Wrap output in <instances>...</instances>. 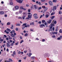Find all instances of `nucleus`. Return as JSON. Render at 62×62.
I'll return each instance as SVG.
<instances>
[{
  "label": "nucleus",
  "mask_w": 62,
  "mask_h": 62,
  "mask_svg": "<svg viewBox=\"0 0 62 62\" xmlns=\"http://www.w3.org/2000/svg\"><path fill=\"white\" fill-rule=\"evenodd\" d=\"M26 14V13L23 12V16H22V18L23 20L24 19H25V16Z\"/></svg>",
  "instance_id": "f257e3e1"
},
{
  "label": "nucleus",
  "mask_w": 62,
  "mask_h": 62,
  "mask_svg": "<svg viewBox=\"0 0 62 62\" xmlns=\"http://www.w3.org/2000/svg\"><path fill=\"white\" fill-rule=\"evenodd\" d=\"M16 1L18 3H22V2L23 1L20 0H16Z\"/></svg>",
  "instance_id": "f03ea898"
},
{
  "label": "nucleus",
  "mask_w": 62,
  "mask_h": 62,
  "mask_svg": "<svg viewBox=\"0 0 62 62\" xmlns=\"http://www.w3.org/2000/svg\"><path fill=\"white\" fill-rule=\"evenodd\" d=\"M31 18V16L30 15H28V17L27 18H25V20H26V19H27L28 20H29V18Z\"/></svg>",
  "instance_id": "7ed1b4c3"
},
{
  "label": "nucleus",
  "mask_w": 62,
  "mask_h": 62,
  "mask_svg": "<svg viewBox=\"0 0 62 62\" xmlns=\"http://www.w3.org/2000/svg\"><path fill=\"white\" fill-rule=\"evenodd\" d=\"M43 26H44V27H45V26L44 24L40 25V27H41V28H42V27H43Z\"/></svg>",
  "instance_id": "20e7f679"
},
{
  "label": "nucleus",
  "mask_w": 62,
  "mask_h": 62,
  "mask_svg": "<svg viewBox=\"0 0 62 62\" xmlns=\"http://www.w3.org/2000/svg\"><path fill=\"white\" fill-rule=\"evenodd\" d=\"M53 9H52L53 10V11H54L55 10H56V7L55 6H54L53 7Z\"/></svg>",
  "instance_id": "39448f33"
},
{
  "label": "nucleus",
  "mask_w": 62,
  "mask_h": 62,
  "mask_svg": "<svg viewBox=\"0 0 62 62\" xmlns=\"http://www.w3.org/2000/svg\"><path fill=\"white\" fill-rule=\"evenodd\" d=\"M49 28L50 29L48 30V31H52V27L50 26V27Z\"/></svg>",
  "instance_id": "423d86ee"
},
{
  "label": "nucleus",
  "mask_w": 62,
  "mask_h": 62,
  "mask_svg": "<svg viewBox=\"0 0 62 62\" xmlns=\"http://www.w3.org/2000/svg\"><path fill=\"white\" fill-rule=\"evenodd\" d=\"M52 22V20H50L49 21H47V23H50Z\"/></svg>",
  "instance_id": "0eeeda50"
},
{
  "label": "nucleus",
  "mask_w": 62,
  "mask_h": 62,
  "mask_svg": "<svg viewBox=\"0 0 62 62\" xmlns=\"http://www.w3.org/2000/svg\"><path fill=\"white\" fill-rule=\"evenodd\" d=\"M49 3L50 4V5L51 6H52L53 5V2L51 1H50L49 2Z\"/></svg>",
  "instance_id": "6e6552de"
},
{
  "label": "nucleus",
  "mask_w": 62,
  "mask_h": 62,
  "mask_svg": "<svg viewBox=\"0 0 62 62\" xmlns=\"http://www.w3.org/2000/svg\"><path fill=\"white\" fill-rule=\"evenodd\" d=\"M20 9H23L24 10H26V8H23L22 7H20Z\"/></svg>",
  "instance_id": "1a4fd4ad"
},
{
  "label": "nucleus",
  "mask_w": 62,
  "mask_h": 62,
  "mask_svg": "<svg viewBox=\"0 0 62 62\" xmlns=\"http://www.w3.org/2000/svg\"><path fill=\"white\" fill-rule=\"evenodd\" d=\"M7 46L8 47V48H10V45L9 44L7 43Z\"/></svg>",
  "instance_id": "9d476101"
},
{
  "label": "nucleus",
  "mask_w": 62,
  "mask_h": 62,
  "mask_svg": "<svg viewBox=\"0 0 62 62\" xmlns=\"http://www.w3.org/2000/svg\"><path fill=\"white\" fill-rule=\"evenodd\" d=\"M4 12L3 11H1L0 12V14L1 15H3V14H4Z\"/></svg>",
  "instance_id": "9b49d317"
},
{
  "label": "nucleus",
  "mask_w": 62,
  "mask_h": 62,
  "mask_svg": "<svg viewBox=\"0 0 62 62\" xmlns=\"http://www.w3.org/2000/svg\"><path fill=\"white\" fill-rule=\"evenodd\" d=\"M55 17V16H52L50 17V18L52 19V20H53L54 18Z\"/></svg>",
  "instance_id": "f8f14e48"
},
{
  "label": "nucleus",
  "mask_w": 62,
  "mask_h": 62,
  "mask_svg": "<svg viewBox=\"0 0 62 62\" xmlns=\"http://www.w3.org/2000/svg\"><path fill=\"white\" fill-rule=\"evenodd\" d=\"M15 8H16V9H19V6H16L15 7Z\"/></svg>",
  "instance_id": "ddd939ff"
},
{
  "label": "nucleus",
  "mask_w": 62,
  "mask_h": 62,
  "mask_svg": "<svg viewBox=\"0 0 62 62\" xmlns=\"http://www.w3.org/2000/svg\"><path fill=\"white\" fill-rule=\"evenodd\" d=\"M34 8L35 9H37V8H38V7H37L36 5H34ZM34 6L33 7H34Z\"/></svg>",
  "instance_id": "4468645a"
},
{
  "label": "nucleus",
  "mask_w": 62,
  "mask_h": 62,
  "mask_svg": "<svg viewBox=\"0 0 62 62\" xmlns=\"http://www.w3.org/2000/svg\"><path fill=\"white\" fill-rule=\"evenodd\" d=\"M45 22H46V21L44 20H43L42 21V23H45Z\"/></svg>",
  "instance_id": "2eb2a0df"
},
{
  "label": "nucleus",
  "mask_w": 62,
  "mask_h": 62,
  "mask_svg": "<svg viewBox=\"0 0 62 62\" xmlns=\"http://www.w3.org/2000/svg\"><path fill=\"white\" fill-rule=\"evenodd\" d=\"M54 14H55V12H54L51 14V15L52 16V15H54Z\"/></svg>",
  "instance_id": "dca6fc26"
},
{
  "label": "nucleus",
  "mask_w": 62,
  "mask_h": 62,
  "mask_svg": "<svg viewBox=\"0 0 62 62\" xmlns=\"http://www.w3.org/2000/svg\"><path fill=\"white\" fill-rule=\"evenodd\" d=\"M58 29V26H57L56 27V29L55 30L56 31H57Z\"/></svg>",
  "instance_id": "f3484780"
},
{
  "label": "nucleus",
  "mask_w": 62,
  "mask_h": 62,
  "mask_svg": "<svg viewBox=\"0 0 62 62\" xmlns=\"http://www.w3.org/2000/svg\"><path fill=\"white\" fill-rule=\"evenodd\" d=\"M16 26H20L21 25V24L20 23H18L16 24Z\"/></svg>",
  "instance_id": "a211bd4d"
},
{
  "label": "nucleus",
  "mask_w": 62,
  "mask_h": 62,
  "mask_svg": "<svg viewBox=\"0 0 62 62\" xmlns=\"http://www.w3.org/2000/svg\"><path fill=\"white\" fill-rule=\"evenodd\" d=\"M32 25H34V23L33 22H32V23H30V25H32Z\"/></svg>",
  "instance_id": "6ab92c4d"
},
{
  "label": "nucleus",
  "mask_w": 62,
  "mask_h": 62,
  "mask_svg": "<svg viewBox=\"0 0 62 62\" xmlns=\"http://www.w3.org/2000/svg\"><path fill=\"white\" fill-rule=\"evenodd\" d=\"M8 39H12V38L10 36H9L8 37Z\"/></svg>",
  "instance_id": "aec40b11"
},
{
  "label": "nucleus",
  "mask_w": 62,
  "mask_h": 62,
  "mask_svg": "<svg viewBox=\"0 0 62 62\" xmlns=\"http://www.w3.org/2000/svg\"><path fill=\"white\" fill-rule=\"evenodd\" d=\"M11 36L12 37H13V38H14V35L12 33L11 34Z\"/></svg>",
  "instance_id": "412c9836"
},
{
  "label": "nucleus",
  "mask_w": 62,
  "mask_h": 62,
  "mask_svg": "<svg viewBox=\"0 0 62 62\" xmlns=\"http://www.w3.org/2000/svg\"><path fill=\"white\" fill-rule=\"evenodd\" d=\"M7 25H10V23L9 22H8L7 24Z\"/></svg>",
  "instance_id": "4be33fe9"
},
{
  "label": "nucleus",
  "mask_w": 62,
  "mask_h": 62,
  "mask_svg": "<svg viewBox=\"0 0 62 62\" xmlns=\"http://www.w3.org/2000/svg\"><path fill=\"white\" fill-rule=\"evenodd\" d=\"M57 2V0H53V2H54V3H56Z\"/></svg>",
  "instance_id": "5701e85b"
},
{
  "label": "nucleus",
  "mask_w": 62,
  "mask_h": 62,
  "mask_svg": "<svg viewBox=\"0 0 62 62\" xmlns=\"http://www.w3.org/2000/svg\"><path fill=\"white\" fill-rule=\"evenodd\" d=\"M26 25V23L23 24V25H22V26L23 27V26H25Z\"/></svg>",
  "instance_id": "b1692460"
},
{
  "label": "nucleus",
  "mask_w": 62,
  "mask_h": 62,
  "mask_svg": "<svg viewBox=\"0 0 62 62\" xmlns=\"http://www.w3.org/2000/svg\"><path fill=\"white\" fill-rule=\"evenodd\" d=\"M11 26L10 27V28L12 29H13V25H11Z\"/></svg>",
  "instance_id": "393cba45"
},
{
  "label": "nucleus",
  "mask_w": 62,
  "mask_h": 62,
  "mask_svg": "<svg viewBox=\"0 0 62 62\" xmlns=\"http://www.w3.org/2000/svg\"><path fill=\"white\" fill-rule=\"evenodd\" d=\"M9 61H10V62H11V61H12V59H9Z\"/></svg>",
  "instance_id": "a878e982"
},
{
  "label": "nucleus",
  "mask_w": 62,
  "mask_h": 62,
  "mask_svg": "<svg viewBox=\"0 0 62 62\" xmlns=\"http://www.w3.org/2000/svg\"><path fill=\"white\" fill-rule=\"evenodd\" d=\"M34 18H35V19H38L39 18V17H38L37 16L34 17Z\"/></svg>",
  "instance_id": "bb28decb"
},
{
  "label": "nucleus",
  "mask_w": 62,
  "mask_h": 62,
  "mask_svg": "<svg viewBox=\"0 0 62 62\" xmlns=\"http://www.w3.org/2000/svg\"><path fill=\"white\" fill-rule=\"evenodd\" d=\"M47 9H48V8H46V9L44 10V12H46V10H47Z\"/></svg>",
  "instance_id": "cd10ccee"
},
{
  "label": "nucleus",
  "mask_w": 62,
  "mask_h": 62,
  "mask_svg": "<svg viewBox=\"0 0 62 62\" xmlns=\"http://www.w3.org/2000/svg\"><path fill=\"white\" fill-rule=\"evenodd\" d=\"M9 4L10 5H13V2H11Z\"/></svg>",
  "instance_id": "c85d7f7f"
},
{
  "label": "nucleus",
  "mask_w": 62,
  "mask_h": 62,
  "mask_svg": "<svg viewBox=\"0 0 62 62\" xmlns=\"http://www.w3.org/2000/svg\"><path fill=\"white\" fill-rule=\"evenodd\" d=\"M49 16L48 15H46V18H48V17H49Z\"/></svg>",
  "instance_id": "c756f323"
},
{
  "label": "nucleus",
  "mask_w": 62,
  "mask_h": 62,
  "mask_svg": "<svg viewBox=\"0 0 62 62\" xmlns=\"http://www.w3.org/2000/svg\"><path fill=\"white\" fill-rule=\"evenodd\" d=\"M33 16H34L35 17L36 16H37V14H35L33 15Z\"/></svg>",
  "instance_id": "7c9ffc66"
},
{
  "label": "nucleus",
  "mask_w": 62,
  "mask_h": 62,
  "mask_svg": "<svg viewBox=\"0 0 62 62\" xmlns=\"http://www.w3.org/2000/svg\"><path fill=\"white\" fill-rule=\"evenodd\" d=\"M13 54L14 55H16V52H15V51H14L13 53Z\"/></svg>",
  "instance_id": "2f4dec72"
},
{
  "label": "nucleus",
  "mask_w": 62,
  "mask_h": 62,
  "mask_svg": "<svg viewBox=\"0 0 62 62\" xmlns=\"http://www.w3.org/2000/svg\"><path fill=\"white\" fill-rule=\"evenodd\" d=\"M59 32L60 33H62V30L60 29L59 31Z\"/></svg>",
  "instance_id": "473e14b6"
},
{
  "label": "nucleus",
  "mask_w": 62,
  "mask_h": 62,
  "mask_svg": "<svg viewBox=\"0 0 62 62\" xmlns=\"http://www.w3.org/2000/svg\"><path fill=\"white\" fill-rule=\"evenodd\" d=\"M59 14H62V12H61V11H60L59 12Z\"/></svg>",
  "instance_id": "72a5a7b5"
},
{
  "label": "nucleus",
  "mask_w": 62,
  "mask_h": 62,
  "mask_svg": "<svg viewBox=\"0 0 62 62\" xmlns=\"http://www.w3.org/2000/svg\"><path fill=\"white\" fill-rule=\"evenodd\" d=\"M31 58V59H35V57H32Z\"/></svg>",
  "instance_id": "f704fd0d"
},
{
  "label": "nucleus",
  "mask_w": 62,
  "mask_h": 62,
  "mask_svg": "<svg viewBox=\"0 0 62 62\" xmlns=\"http://www.w3.org/2000/svg\"><path fill=\"white\" fill-rule=\"evenodd\" d=\"M31 55H32V53H29L28 56L29 57H30L31 56Z\"/></svg>",
  "instance_id": "c9c22d12"
},
{
  "label": "nucleus",
  "mask_w": 62,
  "mask_h": 62,
  "mask_svg": "<svg viewBox=\"0 0 62 62\" xmlns=\"http://www.w3.org/2000/svg\"><path fill=\"white\" fill-rule=\"evenodd\" d=\"M24 36L25 37H27L28 36V34L27 33H26L25 34Z\"/></svg>",
  "instance_id": "e433bc0d"
},
{
  "label": "nucleus",
  "mask_w": 62,
  "mask_h": 62,
  "mask_svg": "<svg viewBox=\"0 0 62 62\" xmlns=\"http://www.w3.org/2000/svg\"><path fill=\"white\" fill-rule=\"evenodd\" d=\"M7 30L8 31H9L10 32L11 31H10V30L8 29H7Z\"/></svg>",
  "instance_id": "4c0bfd02"
},
{
  "label": "nucleus",
  "mask_w": 62,
  "mask_h": 62,
  "mask_svg": "<svg viewBox=\"0 0 62 62\" xmlns=\"http://www.w3.org/2000/svg\"><path fill=\"white\" fill-rule=\"evenodd\" d=\"M22 12L23 11H22V10L20 11H19V13H22Z\"/></svg>",
  "instance_id": "58836bf2"
},
{
  "label": "nucleus",
  "mask_w": 62,
  "mask_h": 62,
  "mask_svg": "<svg viewBox=\"0 0 62 62\" xmlns=\"http://www.w3.org/2000/svg\"><path fill=\"white\" fill-rule=\"evenodd\" d=\"M13 44H14V43H12L11 44H10V45L11 46H13Z\"/></svg>",
  "instance_id": "ea45409f"
},
{
  "label": "nucleus",
  "mask_w": 62,
  "mask_h": 62,
  "mask_svg": "<svg viewBox=\"0 0 62 62\" xmlns=\"http://www.w3.org/2000/svg\"><path fill=\"white\" fill-rule=\"evenodd\" d=\"M52 38H55V36L53 35V36H52Z\"/></svg>",
  "instance_id": "a19ab883"
},
{
  "label": "nucleus",
  "mask_w": 62,
  "mask_h": 62,
  "mask_svg": "<svg viewBox=\"0 0 62 62\" xmlns=\"http://www.w3.org/2000/svg\"><path fill=\"white\" fill-rule=\"evenodd\" d=\"M5 62H10V61H9L5 60Z\"/></svg>",
  "instance_id": "79ce46f5"
},
{
  "label": "nucleus",
  "mask_w": 62,
  "mask_h": 62,
  "mask_svg": "<svg viewBox=\"0 0 62 62\" xmlns=\"http://www.w3.org/2000/svg\"><path fill=\"white\" fill-rule=\"evenodd\" d=\"M23 42V40H21V42H20V43H22V42Z\"/></svg>",
  "instance_id": "37998d69"
},
{
  "label": "nucleus",
  "mask_w": 62,
  "mask_h": 62,
  "mask_svg": "<svg viewBox=\"0 0 62 62\" xmlns=\"http://www.w3.org/2000/svg\"><path fill=\"white\" fill-rule=\"evenodd\" d=\"M18 42H17V43H15V45H18Z\"/></svg>",
  "instance_id": "c03bdc74"
},
{
  "label": "nucleus",
  "mask_w": 62,
  "mask_h": 62,
  "mask_svg": "<svg viewBox=\"0 0 62 62\" xmlns=\"http://www.w3.org/2000/svg\"><path fill=\"white\" fill-rule=\"evenodd\" d=\"M53 26H54V24H51V26H52V28H53Z\"/></svg>",
  "instance_id": "a18cd8bd"
},
{
  "label": "nucleus",
  "mask_w": 62,
  "mask_h": 62,
  "mask_svg": "<svg viewBox=\"0 0 62 62\" xmlns=\"http://www.w3.org/2000/svg\"><path fill=\"white\" fill-rule=\"evenodd\" d=\"M28 11L29 12H30V9H29L28 10Z\"/></svg>",
  "instance_id": "49530a36"
},
{
  "label": "nucleus",
  "mask_w": 62,
  "mask_h": 62,
  "mask_svg": "<svg viewBox=\"0 0 62 62\" xmlns=\"http://www.w3.org/2000/svg\"><path fill=\"white\" fill-rule=\"evenodd\" d=\"M54 24H56V21H55L54 22Z\"/></svg>",
  "instance_id": "de8ad7c7"
},
{
  "label": "nucleus",
  "mask_w": 62,
  "mask_h": 62,
  "mask_svg": "<svg viewBox=\"0 0 62 62\" xmlns=\"http://www.w3.org/2000/svg\"><path fill=\"white\" fill-rule=\"evenodd\" d=\"M3 40H3V39H0V41L2 42V41H3Z\"/></svg>",
  "instance_id": "09e8293b"
},
{
  "label": "nucleus",
  "mask_w": 62,
  "mask_h": 62,
  "mask_svg": "<svg viewBox=\"0 0 62 62\" xmlns=\"http://www.w3.org/2000/svg\"><path fill=\"white\" fill-rule=\"evenodd\" d=\"M16 31H18V28H16Z\"/></svg>",
  "instance_id": "8fccbe9b"
},
{
  "label": "nucleus",
  "mask_w": 62,
  "mask_h": 62,
  "mask_svg": "<svg viewBox=\"0 0 62 62\" xmlns=\"http://www.w3.org/2000/svg\"><path fill=\"white\" fill-rule=\"evenodd\" d=\"M45 0H41V1L42 2H43L45 1Z\"/></svg>",
  "instance_id": "3c124183"
},
{
  "label": "nucleus",
  "mask_w": 62,
  "mask_h": 62,
  "mask_svg": "<svg viewBox=\"0 0 62 62\" xmlns=\"http://www.w3.org/2000/svg\"><path fill=\"white\" fill-rule=\"evenodd\" d=\"M54 33H55V34H56H56H57V32H54Z\"/></svg>",
  "instance_id": "603ef678"
},
{
  "label": "nucleus",
  "mask_w": 62,
  "mask_h": 62,
  "mask_svg": "<svg viewBox=\"0 0 62 62\" xmlns=\"http://www.w3.org/2000/svg\"><path fill=\"white\" fill-rule=\"evenodd\" d=\"M42 16H43L42 15H41V16H40V19L41 18H42Z\"/></svg>",
  "instance_id": "864d4df0"
},
{
  "label": "nucleus",
  "mask_w": 62,
  "mask_h": 62,
  "mask_svg": "<svg viewBox=\"0 0 62 62\" xmlns=\"http://www.w3.org/2000/svg\"><path fill=\"white\" fill-rule=\"evenodd\" d=\"M5 44H4L3 45H2V46L3 47H5Z\"/></svg>",
  "instance_id": "5fc2aeb1"
},
{
  "label": "nucleus",
  "mask_w": 62,
  "mask_h": 62,
  "mask_svg": "<svg viewBox=\"0 0 62 62\" xmlns=\"http://www.w3.org/2000/svg\"><path fill=\"white\" fill-rule=\"evenodd\" d=\"M38 23H39L41 24V21H39V22Z\"/></svg>",
  "instance_id": "6e6d98bb"
},
{
  "label": "nucleus",
  "mask_w": 62,
  "mask_h": 62,
  "mask_svg": "<svg viewBox=\"0 0 62 62\" xmlns=\"http://www.w3.org/2000/svg\"><path fill=\"white\" fill-rule=\"evenodd\" d=\"M53 31H54V27L52 28Z\"/></svg>",
  "instance_id": "4d7b16f0"
},
{
  "label": "nucleus",
  "mask_w": 62,
  "mask_h": 62,
  "mask_svg": "<svg viewBox=\"0 0 62 62\" xmlns=\"http://www.w3.org/2000/svg\"><path fill=\"white\" fill-rule=\"evenodd\" d=\"M60 39H60V38H57V39L58 40H60Z\"/></svg>",
  "instance_id": "13d9d810"
},
{
  "label": "nucleus",
  "mask_w": 62,
  "mask_h": 62,
  "mask_svg": "<svg viewBox=\"0 0 62 62\" xmlns=\"http://www.w3.org/2000/svg\"><path fill=\"white\" fill-rule=\"evenodd\" d=\"M38 4L39 5H40L41 4V3H40V2H39V3H38Z\"/></svg>",
  "instance_id": "bf43d9fd"
},
{
  "label": "nucleus",
  "mask_w": 62,
  "mask_h": 62,
  "mask_svg": "<svg viewBox=\"0 0 62 62\" xmlns=\"http://www.w3.org/2000/svg\"><path fill=\"white\" fill-rule=\"evenodd\" d=\"M8 48H7L6 50V51H7V52H8Z\"/></svg>",
  "instance_id": "052dcab7"
},
{
  "label": "nucleus",
  "mask_w": 62,
  "mask_h": 62,
  "mask_svg": "<svg viewBox=\"0 0 62 62\" xmlns=\"http://www.w3.org/2000/svg\"><path fill=\"white\" fill-rule=\"evenodd\" d=\"M5 17H7V15H5Z\"/></svg>",
  "instance_id": "680f3d73"
},
{
  "label": "nucleus",
  "mask_w": 62,
  "mask_h": 62,
  "mask_svg": "<svg viewBox=\"0 0 62 62\" xmlns=\"http://www.w3.org/2000/svg\"><path fill=\"white\" fill-rule=\"evenodd\" d=\"M41 9V7H39V10H40Z\"/></svg>",
  "instance_id": "e2e57ef3"
},
{
  "label": "nucleus",
  "mask_w": 62,
  "mask_h": 62,
  "mask_svg": "<svg viewBox=\"0 0 62 62\" xmlns=\"http://www.w3.org/2000/svg\"><path fill=\"white\" fill-rule=\"evenodd\" d=\"M25 26L24 27H22V29L23 30L24 29V28H25Z\"/></svg>",
  "instance_id": "0e129e2a"
},
{
  "label": "nucleus",
  "mask_w": 62,
  "mask_h": 62,
  "mask_svg": "<svg viewBox=\"0 0 62 62\" xmlns=\"http://www.w3.org/2000/svg\"><path fill=\"white\" fill-rule=\"evenodd\" d=\"M18 18L19 19H22V18L21 17H19Z\"/></svg>",
  "instance_id": "69168bd1"
},
{
  "label": "nucleus",
  "mask_w": 62,
  "mask_h": 62,
  "mask_svg": "<svg viewBox=\"0 0 62 62\" xmlns=\"http://www.w3.org/2000/svg\"><path fill=\"white\" fill-rule=\"evenodd\" d=\"M21 60H20L18 61V62H21Z\"/></svg>",
  "instance_id": "338daca9"
},
{
  "label": "nucleus",
  "mask_w": 62,
  "mask_h": 62,
  "mask_svg": "<svg viewBox=\"0 0 62 62\" xmlns=\"http://www.w3.org/2000/svg\"><path fill=\"white\" fill-rule=\"evenodd\" d=\"M42 41L43 42V41H45V40H44V39H43L42 40Z\"/></svg>",
  "instance_id": "774afa93"
}]
</instances>
